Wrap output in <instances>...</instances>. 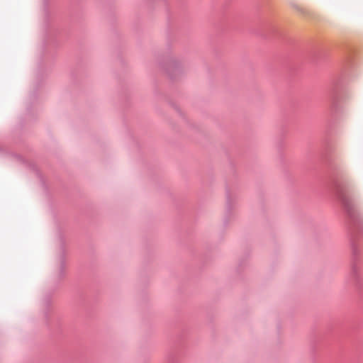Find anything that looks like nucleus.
<instances>
[{
	"label": "nucleus",
	"instance_id": "f257e3e1",
	"mask_svg": "<svg viewBox=\"0 0 363 363\" xmlns=\"http://www.w3.org/2000/svg\"><path fill=\"white\" fill-rule=\"evenodd\" d=\"M165 69L170 76L174 77L184 73L186 66L184 60L181 57L174 56L168 60L165 65Z\"/></svg>",
	"mask_w": 363,
	"mask_h": 363
}]
</instances>
